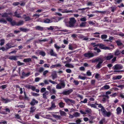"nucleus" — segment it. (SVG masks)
Returning <instances> with one entry per match:
<instances>
[{
    "mask_svg": "<svg viewBox=\"0 0 124 124\" xmlns=\"http://www.w3.org/2000/svg\"><path fill=\"white\" fill-rule=\"evenodd\" d=\"M70 21H68V18L65 19L64 20V22L65 23L66 25L68 27L72 28L74 27L76 22V20L74 17L70 18Z\"/></svg>",
    "mask_w": 124,
    "mask_h": 124,
    "instance_id": "obj_1",
    "label": "nucleus"
},
{
    "mask_svg": "<svg viewBox=\"0 0 124 124\" xmlns=\"http://www.w3.org/2000/svg\"><path fill=\"white\" fill-rule=\"evenodd\" d=\"M99 107L100 108H101V111L102 115L104 117H109L111 115V113L110 111H107L102 106L100 105Z\"/></svg>",
    "mask_w": 124,
    "mask_h": 124,
    "instance_id": "obj_2",
    "label": "nucleus"
},
{
    "mask_svg": "<svg viewBox=\"0 0 124 124\" xmlns=\"http://www.w3.org/2000/svg\"><path fill=\"white\" fill-rule=\"evenodd\" d=\"M123 68V67L121 65L116 64L113 66L112 68L114 70V72L120 73V72H124V70H122L120 71L117 70L122 69Z\"/></svg>",
    "mask_w": 124,
    "mask_h": 124,
    "instance_id": "obj_3",
    "label": "nucleus"
},
{
    "mask_svg": "<svg viewBox=\"0 0 124 124\" xmlns=\"http://www.w3.org/2000/svg\"><path fill=\"white\" fill-rule=\"evenodd\" d=\"M6 19L10 23L12 26H14L15 25L17 26V22H16L15 20H12V19L10 17L6 18Z\"/></svg>",
    "mask_w": 124,
    "mask_h": 124,
    "instance_id": "obj_4",
    "label": "nucleus"
},
{
    "mask_svg": "<svg viewBox=\"0 0 124 124\" xmlns=\"http://www.w3.org/2000/svg\"><path fill=\"white\" fill-rule=\"evenodd\" d=\"M95 46H99L101 49H102L109 50L110 48V47L108 46H106L104 45L101 43L97 44Z\"/></svg>",
    "mask_w": 124,
    "mask_h": 124,
    "instance_id": "obj_5",
    "label": "nucleus"
},
{
    "mask_svg": "<svg viewBox=\"0 0 124 124\" xmlns=\"http://www.w3.org/2000/svg\"><path fill=\"white\" fill-rule=\"evenodd\" d=\"M73 91L72 89L68 90L67 91H64L62 93V94L64 95H68L70 94Z\"/></svg>",
    "mask_w": 124,
    "mask_h": 124,
    "instance_id": "obj_6",
    "label": "nucleus"
},
{
    "mask_svg": "<svg viewBox=\"0 0 124 124\" xmlns=\"http://www.w3.org/2000/svg\"><path fill=\"white\" fill-rule=\"evenodd\" d=\"M84 55L85 57L90 58L93 57L94 55L93 53L88 52L87 53L84 54Z\"/></svg>",
    "mask_w": 124,
    "mask_h": 124,
    "instance_id": "obj_7",
    "label": "nucleus"
},
{
    "mask_svg": "<svg viewBox=\"0 0 124 124\" xmlns=\"http://www.w3.org/2000/svg\"><path fill=\"white\" fill-rule=\"evenodd\" d=\"M100 105H101V106H102V105L101 104H98L97 103V101H96V102L94 104H91L90 103V104H89L88 105L89 106L91 107L92 108H97V106H96V105H98V107L99 108H100V107H99V106Z\"/></svg>",
    "mask_w": 124,
    "mask_h": 124,
    "instance_id": "obj_8",
    "label": "nucleus"
},
{
    "mask_svg": "<svg viewBox=\"0 0 124 124\" xmlns=\"http://www.w3.org/2000/svg\"><path fill=\"white\" fill-rule=\"evenodd\" d=\"M0 100L5 103H7L8 102H9L11 101V100L8 99L7 98L4 99L2 97L0 98Z\"/></svg>",
    "mask_w": 124,
    "mask_h": 124,
    "instance_id": "obj_9",
    "label": "nucleus"
},
{
    "mask_svg": "<svg viewBox=\"0 0 124 124\" xmlns=\"http://www.w3.org/2000/svg\"><path fill=\"white\" fill-rule=\"evenodd\" d=\"M113 57V55L111 53H109L107 56H105V58L107 60H110Z\"/></svg>",
    "mask_w": 124,
    "mask_h": 124,
    "instance_id": "obj_10",
    "label": "nucleus"
},
{
    "mask_svg": "<svg viewBox=\"0 0 124 124\" xmlns=\"http://www.w3.org/2000/svg\"><path fill=\"white\" fill-rule=\"evenodd\" d=\"M38 103V101L34 99H33L30 102V104L32 106H34V105H35L36 104H37Z\"/></svg>",
    "mask_w": 124,
    "mask_h": 124,
    "instance_id": "obj_11",
    "label": "nucleus"
},
{
    "mask_svg": "<svg viewBox=\"0 0 124 124\" xmlns=\"http://www.w3.org/2000/svg\"><path fill=\"white\" fill-rule=\"evenodd\" d=\"M117 7L115 5L112 6L109 8L110 10L112 12H114L115 11H116L117 10Z\"/></svg>",
    "mask_w": 124,
    "mask_h": 124,
    "instance_id": "obj_12",
    "label": "nucleus"
},
{
    "mask_svg": "<svg viewBox=\"0 0 124 124\" xmlns=\"http://www.w3.org/2000/svg\"><path fill=\"white\" fill-rule=\"evenodd\" d=\"M50 54L51 56H54L55 57H57V54L54 52L52 49L50 50Z\"/></svg>",
    "mask_w": 124,
    "mask_h": 124,
    "instance_id": "obj_13",
    "label": "nucleus"
},
{
    "mask_svg": "<svg viewBox=\"0 0 124 124\" xmlns=\"http://www.w3.org/2000/svg\"><path fill=\"white\" fill-rule=\"evenodd\" d=\"M12 14V13H7L6 12L4 13H3L2 15V17H5L7 18L8 17V15H11Z\"/></svg>",
    "mask_w": 124,
    "mask_h": 124,
    "instance_id": "obj_14",
    "label": "nucleus"
},
{
    "mask_svg": "<svg viewBox=\"0 0 124 124\" xmlns=\"http://www.w3.org/2000/svg\"><path fill=\"white\" fill-rule=\"evenodd\" d=\"M64 100L67 103H68L69 101L70 102V103H73L74 104L75 103V101L74 100H72L71 99H68V98H64Z\"/></svg>",
    "mask_w": 124,
    "mask_h": 124,
    "instance_id": "obj_15",
    "label": "nucleus"
},
{
    "mask_svg": "<svg viewBox=\"0 0 124 124\" xmlns=\"http://www.w3.org/2000/svg\"><path fill=\"white\" fill-rule=\"evenodd\" d=\"M51 76L52 77V79L53 80H54V79L56 78L57 77V75L56 73V72L55 71H54L51 75Z\"/></svg>",
    "mask_w": 124,
    "mask_h": 124,
    "instance_id": "obj_16",
    "label": "nucleus"
},
{
    "mask_svg": "<svg viewBox=\"0 0 124 124\" xmlns=\"http://www.w3.org/2000/svg\"><path fill=\"white\" fill-rule=\"evenodd\" d=\"M30 112L32 114L35 112L36 110V108L34 106H32V107L30 108Z\"/></svg>",
    "mask_w": 124,
    "mask_h": 124,
    "instance_id": "obj_17",
    "label": "nucleus"
},
{
    "mask_svg": "<svg viewBox=\"0 0 124 124\" xmlns=\"http://www.w3.org/2000/svg\"><path fill=\"white\" fill-rule=\"evenodd\" d=\"M49 94V92L47 91H46L45 92L42 94L43 98L44 99H47V95Z\"/></svg>",
    "mask_w": 124,
    "mask_h": 124,
    "instance_id": "obj_18",
    "label": "nucleus"
},
{
    "mask_svg": "<svg viewBox=\"0 0 124 124\" xmlns=\"http://www.w3.org/2000/svg\"><path fill=\"white\" fill-rule=\"evenodd\" d=\"M54 46L57 52H59V49L61 48V46H59L57 44H54Z\"/></svg>",
    "mask_w": 124,
    "mask_h": 124,
    "instance_id": "obj_19",
    "label": "nucleus"
},
{
    "mask_svg": "<svg viewBox=\"0 0 124 124\" xmlns=\"http://www.w3.org/2000/svg\"><path fill=\"white\" fill-rule=\"evenodd\" d=\"M14 46H12L10 43H7L6 45V50L11 48L12 47H13Z\"/></svg>",
    "mask_w": 124,
    "mask_h": 124,
    "instance_id": "obj_20",
    "label": "nucleus"
},
{
    "mask_svg": "<svg viewBox=\"0 0 124 124\" xmlns=\"http://www.w3.org/2000/svg\"><path fill=\"white\" fill-rule=\"evenodd\" d=\"M35 29L36 30L40 31H42L43 30V28L39 26H37L35 27Z\"/></svg>",
    "mask_w": 124,
    "mask_h": 124,
    "instance_id": "obj_21",
    "label": "nucleus"
},
{
    "mask_svg": "<svg viewBox=\"0 0 124 124\" xmlns=\"http://www.w3.org/2000/svg\"><path fill=\"white\" fill-rule=\"evenodd\" d=\"M26 16V15H24L23 16V17H24V18L25 20V21L27 22L30 20V18L29 16H28L25 17H24Z\"/></svg>",
    "mask_w": 124,
    "mask_h": 124,
    "instance_id": "obj_22",
    "label": "nucleus"
},
{
    "mask_svg": "<svg viewBox=\"0 0 124 124\" xmlns=\"http://www.w3.org/2000/svg\"><path fill=\"white\" fill-rule=\"evenodd\" d=\"M116 43L117 44V45L120 46H122V47H124V45L120 41H116Z\"/></svg>",
    "mask_w": 124,
    "mask_h": 124,
    "instance_id": "obj_23",
    "label": "nucleus"
},
{
    "mask_svg": "<svg viewBox=\"0 0 124 124\" xmlns=\"http://www.w3.org/2000/svg\"><path fill=\"white\" fill-rule=\"evenodd\" d=\"M103 62L102 61H99L98 64L96 65V67L97 69H100L101 67V64L103 63Z\"/></svg>",
    "mask_w": 124,
    "mask_h": 124,
    "instance_id": "obj_24",
    "label": "nucleus"
},
{
    "mask_svg": "<svg viewBox=\"0 0 124 124\" xmlns=\"http://www.w3.org/2000/svg\"><path fill=\"white\" fill-rule=\"evenodd\" d=\"M121 52L118 49H117L114 52V54L116 56H118L119 55Z\"/></svg>",
    "mask_w": 124,
    "mask_h": 124,
    "instance_id": "obj_25",
    "label": "nucleus"
},
{
    "mask_svg": "<svg viewBox=\"0 0 124 124\" xmlns=\"http://www.w3.org/2000/svg\"><path fill=\"white\" fill-rule=\"evenodd\" d=\"M31 59L30 58H27L24 59L23 60V62H31Z\"/></svg>",
    "mask_w": 124,
    "mask_h": 124,
    "instance_id": "obj_26",
    "label": "nucleus"
},
{
    "mask_svg": "<svg viewBox=\"0 0 124 124\" xmlns=\"http://www.w3.org/2000/svg\"><path fill=\"white\" fill-rule=\"evenodd\" d=\"M122 76L121 75H118L116 76H115L113 77V79H120L122 78Z\"/></svg>",
    "mask_w": 124,
    "mask_h": 124,
    "instance_id": "obj_27",
    "label": "nucleus"
},
{
    "mask_svg": "<svg viewBox=\"0 0 124 124\" xmlns=\"http://www.w3.org/2000/svg\"><path fill=\"white\" fill-rule=\"evenodd\" d=\"M24 23V22L23 21H20L19 22H17V26H20L23 25Z\"/></svg>",
    "mask_w": 124,
    "mask_h": 124,
    "instance_id": "obj_28",
    "label": "nucleus"
},
{
    "mask_svg": "<svg viewBox=\"0 0 124 124\" xmlns=\"http://www.w3.org/2000/svg\"><path fill=\"white\" fill-rule=\"evenodd\" d=\"M14 14H15L14 16L18 18H22L21 16L20 15V14H17V11H15L14 12Z\"/></svg>",
    "mask_w": 124,
    "mask_h": 124,
    "instance_id": "obj_29",
    "label": "nucleus"
},
{
    "mask_svg": "<svg viewBox=\"0 0 124 124\" xmlns=\"http://www.w3.org/2000/svg\"><path fill=\"white\" fill-rule=\"evenodd\" d=\"M117 113L118 115L120 114L122 112V110L121 108L118 107L116 109Z\"/></svg>",
    "mask_w": 124,
    "mask_h": 124,
    "instance_id": "obj_30",
    "label": "nucleus"
},
{
    "mask_svg": "<svg viewBox=\"0 0 124 124\" xmlns=\"http://www.w3.org/2000/svg\"><path fill=\"white\" fill-rule=\"evenodd\" d=\"M61 66V65L60 64H58L54 65H52L50 66V68L51 69H52L55 67H60Z\"/></svg>",
    "mask_w": 124,
    "mask_h": 124,
    "instance_id": "obj_31",
    "label": "nucleus"
},
{
    "mask_svg": "<svg viewBox=\"0 0 124 124\" xmlns=\"http://www.w3.org/2000/svg\"><path fill=\"white\" fill-rule=\"evenodd\" d=\"M7 21L3 18H2L0 19V23H2L6 24L7 23Z\"/></svg>",
    "mask_w": 124,
    "mask_h": 124,
    "instance_id": "obj_32",
    "label": "nucleus"
},
{
    "mask_svg": "<svg viewBox=\"0 0 124 124\" xmlns=\"http://www.w3.org/2000/svg\"><path fill=\"white\" fill-rule=\"evenodd\" d=\"M58 104L59 107L61 108L63 107L65 104V103H63L62 102H61Z\"/></svg>",
    "mask_w": 124,
    "mask_h": 124,
    "instance_id": "obj_33",
    "label": "nucleus"
},
{
    "mask_svg": "<svg viewBox=\"0 0 124 124\" xmlns=\"http://www.w3.org/2000/svg\"><path fill=\"white\" fill-rule=\"evenodd\" d=\"M49 92L50 93L52 94H55L56 93V91L54 88L51 89V90L49 91Z\"/></svg>",
    "mask_w": 124,
    "mask_h": 124,
    "instance_id": "obj_34",
    "label": "nucleus"
},
{
    "mask_svg": "<svg viewBox=\"0 0 124 124\" xmlns=\"http://www.w3.org/2000/svg\"><path fill=\"white\" fill-rule=\"evenodd\" d=\"M100 33L98 32H96L93 33V34L95 35H94L93 36L94 37L97 38H100V35H99L100 34Z\"/></svg>",
    "mask_w": 124,
    "mask_h": 124,
    "instance_id": "obj_35",
    "label": "nucleus"
},
{
    "mask_svg": "<svg viewBox=\"0 0 124 124\" xmlns=\"http://www.w3.org/2000/svg\"><path fill=\"white\" fill-rule=\"evenodd\" d=\"M85 112L86 113V114H90L92 112V110L91 109H85Z\"/></svg>",
    "mask_w": 124,
    "mask_h": 124,
    "instance_id": "obj_36",
    "label": "nucleus"
},
{
    "mask_svg": "<svg viewBox=\"0 0 124 124\" xmlns=\"http://www.w3.org/2000/svg\"><path fill=\"white\" fill-rule=\"evenodd\" d=\"M9 59L10 60H17L16 56H11L9 57Z\"/></svg>",
    "mask_w": 124,
    "mask_h": 124,
    "instance_id": "obj_37",
    "label": "nucleus"
},
{
    "mask_svg": "<svg viewBox=\"0 0 124 124\" xmlns=\"http://www.w3.org/2000/svg\"><path fill=\"white\" fill-rule=\"evenodd\" d=\"M19 29L21 31L24 32H26L28 31V29L26 28H19Z\"/></svg>",
    "mask_w": 124,
    "mask_h": 124,
    "instance_id": "obj_38",
    "label": "nucleus"
},
{
    "mask_svg": "<svg viewBox=\"0 0 124 124\" xmlns=\"http://www.w3.org/2000/svg\"><path fill=\"white\" fill-rule=\"evenodd\" d=\"M39 54L43 56H45L46 55V54L45 52L43 51H40L39 52Z\"/></svg>",
    "mask_w": 124,
    "mask_h": 124,
    "instance_id": "obj_39",
    "label": "nucleus"
},
{
    "mask_svg": "<svg viewBox=\"0 0 124 124\" xmlns=\"http://www.w3.org/2000/svg\"><path fill=\"white\" fill-rule=\"evenodd\" d=\"M52 115L54 117L56 118H57L60 119L61 118V117L60 116H58L55 114H53Z\"/></svg>",
    "mask_w": 124,
    "mask_h": 124,
    "instance_id": "obj_40",
    "label": "nucleus"
},
{
    "mask_svg": "<svg viewBox=\"0 0 124 124\" xmlns=\"http://www.w3.org/2000/svg\"><path fill=\"white\" fill-rule=\"evenodd\" d=\"M60 114L62 116H66V113L64 111H63L61 110L60 111Z\"/></svg>",
    "mask_w": 124,
    "mask_h": 124,
    "instance_id": "obj_41",
    "label": "nucleus"
},
{
    "mask_svg": "<svg viewBox=\"0 0 124 124\" xmlns=\"http://www.w3.org/2000/svg\"><path fill=\"white\" fill-rule=\"evenodd\" d=\"M44 22L45 23H51V20L50 19H47L44 21Z\"/></svg>",
    "mask_w": 124,
    "mask_h": 124,
    "instance_id": "obj_42",
    "label": "nucleus"
},
{
    "mask_svg": "<svg viewBox=\"0 0 124 124\" xmlns=\"http://www.w3.org/2000/svg\"><path fill=\"white\" fill-rule=\"evenodd\" d=\"M65 66L69 68H73L74 67V66L73 65L70 64H66L65 65Z\"/></svg>",
    "mask_w": 124,
    "mask_h": 124,
    "instance_id": "obj_43",
    "label": "nucleus"
},
{
    "mask_svg": "<svg viewBox=\"0 0 124 124\" xmlns=\"http://www.w3.org/2000/svg\"><path fill=\"white\" fill-rule=\"evenodd\" d=\"M86 22H82L81 24H80L79 26L80 27H85L86 25Z\"/></svg>",
    "mask_w": 124,
    "mask_h": 124,
    "instance_id": "obj_44",
    "label": "nucleus"
},
{
    "mask_svg": "<svg viewBox=\"0 0 124 124\" xmlns=\"http://www.w3.org/2000/svg\"><path fill=\"white\" fill-rule=\"evenodd\" d=\"M80 114L78 112H76L73 114V115L74 117H77L80 116Z\"/></svg>",
    "mask_w": 124,
    "mask_h": 124,
    "instance_id": "obj_45",
    "label": "nucleus"
},
{
    "mask_svg": "<svg viewBox=\"0 0 124 124\" xmlns=\"http://www.w3.org/2000/svg\"><path fill=\"white\" fill-rule=\"evenodd\" d=\"M96 61L97 62H99V61H102V62H103L104 61V60H103V58H96Z\"/></svg>",
    "mask_w": 124,
    "mask_h": 124,
    "instance_id": "obj_46",
    "label": "nucleus"
},
{
    "mask_svg": "<svg viewBox=\"0 0 124 124\" xmlns=\"http://www.w3.org/2000/svg\"><path fill=\"white\" fill-rule=\"evenodd\" d=\"M0 41V45L1 46H2L5 43V40L4 39H1Z\"/></svg>",
    "mask_w": 124,
    "mask_h": 124,
    "instance_id": "obj_47",
    "label": "nucleus"
},
{
    "mask_svg": "<svg viewBox=\"0 0 124 124\" xmlns=\"http://www.w3.org/2000/svg\"><path fill=\"white\" fill-rule=\"evenodd\" d=\"M107 35L103 34L101 35V38L102 39H105L107 38Z\"/></svg>",
    "mask_w": 124,
    "mask_h": 124,
    "instance_id": "obj_48",
    "label": "nucleus"
},
{
    "mask_svg": "<svg viewBox=\"0 0 124 124\" xmlns=\"http://www.w3.org/2000/svg\"><path fill=\"white\" fill-rule=\"evenodd\" d=\"M110 87L109 85H104L102 87V88H104L105 89H109Z\"/></svg>",
    "mask_w": 124,
    "mask_h": 124,
    "instance_id": "obj_49",
    "label": "nucleus"
},
{
    "mask_svg": "<svg viewBox=\"0 0 124 124\" xmlns=\"http://www.w3.org/2000/svg\"><path fill=\"white\" fill-rule=\"evenodd\" d=\"M46 88L43 87L40 90V92L41 93H43L46 92Z\"/></svg>",
    "mask_w": 124,
    "mask_h": 124,
    "instance_id": "obj_50",
    "label": "nucleus"
},
{
    "mask_svg": "<svg viewBox=\"0 0 124 124\" xmlns=\"http://www.w3.org/2000/svg\"><path fill=\"white\" fill-rule=\"evenodd\" d=\"M78 78L81 79L82 80H85L86 78V77H85L82 76L81 75H79L78 76Z\"/></svg>",
    "mask_w": 124,
    "mask_h": 124,
    "instance_id": "obj_51",
    "label": "nucleus"
},
{
    "mask_svg": "<svg viewBox=\"0 0 124 124\" xmlns=\"http://www.w3.org/2000/svg\"><path fill=\"white\" fill-rule=\"evenodd\" d=\"M95 50H97V53H99L101 52V51L99 48H98L97 47H95L94 49Z\"/></svg>",
    "mask_w": 124,
    "mask_h": 124,
    "instance_id": "obj_52",
    "label": "nucleus"
},
{
    "mask_svg": "<svg viewBox=\"0 0 124 124\" xmlns=\"http://www.w3.org/2000/svg\"><path fill=\"white\" fill-rule=\"evenodd\" d=\"M32 95L33 96L37 97L39 96V94L35 93H32Z\"/></svg>",
    "mask_w": 124,
    "mask_h": 124,
    "instance_id": "obj_53",
    "label": "nucleus"
},
{
    "mask_svg": "<svg viewBox=\"0 0 124 124\" xmlns=\"http://www.w3.org/2000/svg\"><path fill=\"white\" fill-rule=\"evenodd\" d=\"M17 63L18 66H21L23 65L24 64V63H23L19 61H17Z\"/></svg>",
    "mask_w": 124,
    "mask_h": 124,
    "instance_id": "obj_54",
    "label": "nucleus"
},
{
    "mask_svg": "<svg viewBox=\"0 0 124 124\" xmlns=\"http://www.w3.org/2000/svg\"><path fill=\"white\" fill-rule=\"evenodd\" d=\"M56 88L58 89H60L62 88V87L60 84H58L56 85Z\"/></svg>",
    "mask_w": 124,
    "mask_h": 124,
    "instance_id": "obj_55",
    "label": "nucleus"
},
{
    "mask_svg": "<svg viewBox=\"0 0 124 124\" xmlns=\"http://www.w3.org/2000/svg\"><path fill=\"white\" fill-rule=\"evenodd\" d=\"M87 100L86 99H85L83 101H81L80 102V104L82 103H86L87 102Z\"/></svg>",
    "mask_w": 124,
    "mask_h": 124,
    "instance_id": "obj_56",
    "label": "nucleus"
},
{
    "mask_svg": "<svg viewBox=\"0 0 124 124\" xmlns=\"http://www.w3.org/2000/svg\"><path fill=\"white\" fill-rule=\"evenodd\" d=\"M113 38L112 37H110L109 38V39H107L105 40V41H106L107 42H108L109 40L110 41H112V40H113Z\"/></svg>",
    "mask_w": 124,
    "mask_h": 124,
    "instance_id": "obj_57",
    "label": "nucleus"
},
{
    "mask_svg": "<svg viewBox=\"0 0 124 124\" xmlns=\"http://www.w3.org/2000/svg\"><path fill=\"white\" fill-rule=\"evenodd\" d=\"M15 35L13 33H10L8 34L7 35V37H14Z\"/></svg>",
    "mask_w": 124,
    "mask_h": 124,
    "instance_id": "obj_58",
    "label": "nucleus"
},
{
    "mask_svg": "<svg viewBox=\"0 0 124 124\" xmlns=\"http://www.w3.org/2000/svg\"><path fill=\"white\" fill-rule=\"evenodd\" d=\"M60 85H61L62 88H64L65 86V84L63 82L61 83L60 84Z\"/></svg>",
    "mask_w": 124,
    "mask_h": 124,
    "instance_id": "obj_59",
    "label": "nucleus"
},
{
    "mask_svg": "<svg viewBox=\"0 0 124 124\" xmlns=\"http://www.w3.org/2000/svg\"><path fill=\"white\" fill-rule=\"evenodd\" d=\"M44 70V69L42 67L40 68L38 71L40 73H41Z\"/></svg>",
    "mask_w": 124,
    "mask_h": 124,
    "instance_id": "obj_60",
    "label": "nucleus"
},
{
    "mask_svg": "<svg viewBox=\"0 0 124 124\" xmlns=\"http://www.w3.org/2000/svg\"><path fill=\"white\" fill-rule=\"evenodd\" d=\"M86 18L85 17H84L83 18H81L80 19V20L81 21L85 22L86 21Z\"/></svg>",
    "mask_w": 124,
    "mask_h": 124,
    "instance_id": "obj_61",
    "label": "nucleus"
},
{
    "mask_svg": "<svg viewBox=\"0 0 124 124\" xmlns=\"http://www.w3.org/2000/svg\"><path fill=\"white\" fill-rule=\"evenodd\" d=\"M74 83L75 85H77L79 84L77 80H74L73 82Z\"/></svg>",
    "mask_w": 124,
    "mask_h": 124,
    "instance_id": "obj_62",
    "label": "nucleus"
},
{
    "mask_svg": "<svg viewBox=\"0 0 124 124\" xmlns=\"http://www.w3.org/2000/svg\"><path fill=\"white\" fill-rule=\"evenodd\" d=\"M19 4L20 3L19 2H14L13 4V5L14 6H16L19 5Z\"/></svg>",
    "mask_w": 124,
    "mask_h": 124,
    "instance_id": "obj_63",
    "label": "nucleus"
},
{
    "mask_svg": "<svg viewBox=\"0 0 124 124\" xmlns=\"http://www.w3.org/2000/svg\"><path fill=\"white\" fill-rule=\"evenodd\" d=\"M87 75L88 76H90L91 75V73L90 70H88L86 72Z\"/></svg>",
    "mask_w": 124,
    "mask_h": 124,
    "instance_id": "obj_64",
    "label": "nucleus"
}]
</instances>
